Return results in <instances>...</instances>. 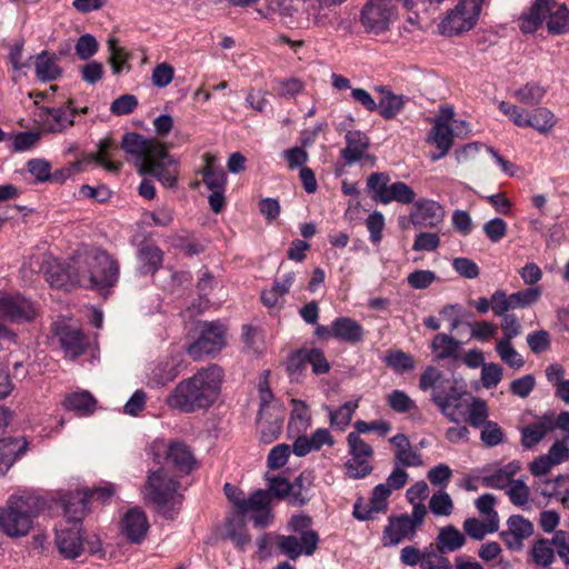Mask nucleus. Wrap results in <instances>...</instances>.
I'll use <instances>...</instances> for the list:
<instances>
[{"mask_svg": "<svg viewBox=\"0 0 569 569\" xmlns=\"http://www.w3.org/2000/svg\"><path fill=\"white\" fill-rule=\"evenodd\" d=\"M118 278V262L106 251L92 248L74 256L62 273L48 272L47 280L56 288L70 284L104 290L113 287Z\"/></svg>", "mask_w": 569, "mask_h": 569, "instance_id": "obj_1", "label": "nucleus"}, {"mask_svg": "<svg viewBox=\"0 0 569 569\" xmlns=\"http://www.w3.org/2000/svg\"><path fill=\"white\" fill-rule=\"evenodd\" d=\"M223 371L211 365L181 380L167 397V405L182 412L211 407L220 396Z\"/></svg>", "mask_w": 569, "mask_h": 569, "instance_id": "obj_2", "label": "nucleus"}, {"mask_svg": "<svg viewBox=\"0 0 569 569\" xmlns=\"http://www.w3.org/2000/svg\"><path fill=\"white\" fill-rule=\"evenodd\" d=\"M121 148L134 159L140 173L156 177L166 187L176 186L177 164L160 141L138 133H126Z\"/></svg>", "mask_w": 569, "mask_h": 569, "instance_id": "obj_3", "label": "nucleus"}, {"mask_svg": "<svg viewBox=\"0 0 569 569\" xmlns=\"http://www.w3.org/2000/svg\"><path fill=\"white\" fill-rule=\"evenodd\" d=\"M46 507V500L34 491L20 490L11 495L0 509V530L11 538L27 536Z\"/></svg>", "mask_w": 569, "mask_h": 569, "instance_id": "obj_4", "label": "nucleus"}, {"mask_svg": "<svg viewBox=\"0 0 569 569\" xmlns=\"http://www.w3.org/2000/svg\"><path fill=\"white\" fill-rule=\"evenodd\" d=\"M181 487L178 475H173L166 466L149 470L142 496L147 503H151L163 518L173 520L181 507L183 496L179 492Z\"/></svg>", "mask_w": 569, "mask_h": 569, "instance_id": "obj_5", "label": "nucleus"}, {"mask_svg": "<svg viewBox=\"0 0 569 569\" xmlns=\"http://www.w3.org/2000/svg\"><path fill=\"white\" fill-rule=\"evenodd\" d=\"M543 21L550 33H566L569 31V10L556 0H536L529 12L519 19V28L523 33H532Z\"/></svg>", "mask_w": 569, "mask_h": 569, "instance_id": "obj_6", "label": "nucleus"}, {"mask_svg": "<svg viewBox=\"0 0 569 569\" xmlns=\"http://www.w3.org/2000/svg\"><path fill=\"white\" fill-rule=\"evenodd\" d=\"M66 523L56 530V546L66 559H76L82 552L81 519L86 513L84 499L63 502Z\"/></svg>", "mask_w": 569, "mask_h": 569, "instance_id": "obj_7", "label": "nucleus"}, {"mask_svg": "<svg viewBox=\"0 0 569 569\" xmlns=\"http://www.w3.org/2000/svg\"><path fill=\"white\" fill-rule=\"evenodd\" d=\"M150 449L153 460L161 463L163 458L166 467L171 466L174 469L173 475H178L179 478L189 475L197 467L193 452L182 441H171L168 445L154 441Z\"/></svg>", "mask_w": 569, "mask_h": 569, "instance_id": "obj_8", "label": "nucleus"}, {"mask_svg": "<svg viewBox=\"0 0 569 569\" xmlns=\"http://www.w3.org/2000/svg\"><path fill=\"white\" fill-rule=\"evenodd\" d=\"M229 500L236 508V515H241L243 518L247 515H251L254 527L266 528L272 522L273 515L270 509L271 495L267 490L258 489L249 497L229 495Z\"/></svg>", "mask_w": 569, "mask_h": 569, "instance_id": "obj_9", "label": "nucleus"}, {"mask_svg": "<svg viewBox=\"0 0 569 569\" xmlns=\"http://www.w3.org/2000/svg\"><path fill=\"white\" fill-rule=\"evenodd\" d=\"M481 11V0H462L439 24L440 33L455 36L475 27Z\"/></svg>", "mask_w": 569, "mask_h": 569, "instance_id": "obj_10", "label": "nucleus"}, {"mask_svg": "<svg viewBox=\"0 0 569 569\" xmlns=\"http://www.w3.org/2000/svg\"><path fill=\"white\" fill-rule=\"evenodd\" d=\"M347 443L351 457L345 463L347 477L350 479L366 478L373 470L370 461L373 456L372 447L356 432H349Z\"/></svg>", "mask_w": 569, "mask_h": 569, "instance_id": "obj_11", "label": "nucleus"}, {"mask_svg": "<svg viewBox=\"0 0 569 569\" xmlns=\"http://www.w3.org/2000/svg\"><path fill=\"white\" fill-rule=\"evenodd\" d=\"M118 150L113 140L104 138L98 143V152L84 154L81 159L69 163L66 168L60 170L63 178H71L72 176L84 170L87 164L96 162L102 166L109 172H118L122 167L121 161L113 159V152Z\"/></svg>", "mask_w": 569, "mask_h": 569, "instance_id": "obj_12", "label": "nucleus"}, {"mask_svg": "<svg viewBox=\"0 0 569 569\" xmlns=\"http://www.w3.org/2000/svg\"><path fill=\"white\" fill-rule=\"evenodd\" d=\"M226 345V328L217 321L203 322L199 336L187 349L193 360L220 351Z\"/></svg>", "mask_w": 569, "mask_h": 569, "instance_id": "obj_13", "label": "nucleus"}, {"mask_svg": "<svg viewBox=\"0 0 569 569\" xmlns=\"http://www.w3.org/2000/svg\"><path fill=\"white\" fill-rule=\"evenodd\" d=\"M431 400L449 421L458 423L466 419L471 397L450 385L446 390L432 392Z\"/></svg>", "mask_w": 569, "mask_h": 569, "instance_id": "obj_14", "label": "nucleus"}, {"mask_svg": "<svg viewBox=\"0 0 569 569\" xmlns=\"http://www.w3.org/2000/svg\"><path fill=\"white\" fill-rule=\"evenodd\" d=\"M397 14L388 0H369L361 10L360 21L369 33L387 31Z\"/></svg>", "mask_w": 569, "mask_h": 569, "instance_id": "obj_15", "label": "nucleus"}, {"mask_svg": "<svg viewBox=\"0 0 569 569\" xmlns=\"http://www.w3.org/2000/svg\"><path fill=\"white\" fill-rule=\"evenodd\" d=\"M274 538L279 551L293 561L302 555L312 556L319 545V535L316 531L303 532L300 537L277 535Z\"/></svg>", "mask_w": 569, "mask_h": 569, "instance_id": "obj_16", "label": "nucleus"}, {"mask_svg": "<svg viewBox=\"0 0 569 569\" xmlns=\"http://www.w3.org/2000/svg\"><path fill=\"white\" fill-rule=\"evenodd\" d=\"M37 316L34 305L20 295L0 296V317L13 322L31 321Z\"/></svg>", "mask_w": 569, "mask_h": 569, "instance_id": "obj_17", "label": "nucleus"}, {"mask_svg": "<svg viewBox=\"0 0 569 569\" xmlns=\"http://www.w3.org/2000/svg\"><path fill=\"white\" fill-rule=\"evenodd\" d=\"M150 525L146 512L134 507L121 518L120 535L131 543H141L149 531Z\"/></svg>", "mask_w": 569, "mask_h": 569, "instance_id": "obj_18", "label": "nucleus"}, {"mask_svg": "<svg viewBox=\"0 0 569 569\" xmlns=\"http://www.w3.org/2000/svg\"><path fill=\"white\" fill-rule=\"evenodd\" d=\"M71 100L66 107L41 108L40 118L49 132L58 133L70 128L74 123V117L79 112H87V108L78 110L71 107Z\"/></svg>", "mask_w": 569, "mask_h": 569, "instance_id": "obj_19", "label": "nucleus"}, {"mask_svg": "<svg viewBox=\"0 0 569 569\" xmlns=\"http://www.w3.org/2000/svg\"><path fill=\"white\" fill-rule=\"evenodd\" d=\"M445 214V209L439 202L430 199H420L413 203L410 220L413 226L436 228L442 223Z\"/></svg>", "mask_w": 569, "mask_h": 569, "instance_id": "obj_20", "label": "nucleus"}, {"mask_svg": "<svg viewBox=\"0 0 569 569\" xmlns=\"http://www.w3.org/2000/svg\"><path fill=\"white\" fill-rule=\"evenodd\" d=\"M416 535L417 531L409 523L407 513L391 517L382 532V545L385 547H395L403 540H413Z\"/></svg>", "mask_w": 569, "mask_h": 569, "instance_id": "obj_21", "label": "nucleus"}, {"mask_svg": "<svg viewBox=\"0 0 569 569\" xmlns=\"http://www.w3.org/2000/svg\"><path fill=\"white\" fill-rule=\"evenodd\" d=\"M427 142L437 147V151L430 153L432 161H438L446 157L453 144V132L446 120L437 118L435 124L429 132Z\"/></svg>", "mask_w": 569, "mask_h": 569, "instance_id": "obj_22", "label": "nucleus"}, {"mask_svg": "<svg viewBox=\"0 0 569 569\" xmlns=\"http://www.w3.org/2000/svg\"><path fill=\"white\" fill-rule=\"evenodd\" d=\"M28 445L24 437L0 439V475L6 473L27 452Z\"/></svg>", "mask_w": 569, "mask_h": 569, "instance_id": "obj_23", "label": "nucleus"}, {"mask_svg": "<svg viewBox=\"0 0 569 569\" xmlns=\"http://www.w3.org/2000/svg\"><path fill=\"white\" fill-rule=\"evenodd\" d=\"M347 146L341 150V157L347 164H352L361 160L370 144L369 137L359 131H348L346 133Z\"/></svg>", "mask_w": 569, "mask_h": 569, "instance_id": "obj_24", "label": "nucleus"}, {"mask_svg": "<svg viewBox=\"0 0 569 569\" xmlns=\"http://www.w3.org/2000/svg\"><path fill=\"white\" fill-rule=\"evenodd\" d=\"M224 537L232 541L233 546L244 551L251 541V537L248 533L246 518L234 512L227 518L224 522Z\"/></svg>", "mask_w": 569, "mask_h": 569, "instance_id": "obj_25", "label": "nucleus"}, {"mask_svg": "<svg viewBox=\"0 0 569 569\" xmlns=\"http://www.w3.org/2000/svg\"><path fill=\"white\" fill-rule=\"evenodd\" d=\"M363 333L362 326L352 318L340 317L332 321L331 335L340 341L358 343L362 341Z\"/></svg>", "mask_w": 569, "mask_h": 569, "instance_id": "obj_26", "label": "nucleus"}, {"mask_svg": "<svg viewBox=\"0 0 569 569\" xmlns=\"http://www.w3.org/2000/svg\"><path fill=\"white\" fill-rule=\"evenodd\" d=\"M390 442L395 448L396 465L401 467H419L422 461L420 455L412 449L407 436L398 433L390 438Z\"/></svg>", "mask_w": 569, "mask_h": 569, "instance_id": "obj_27", "label": "nucleus"}, {"mask_svg": "<svg viewBox=\"0 0 569 569\" xmlns=\"http://www.w3.org/2000/svg\"><path fill=\"white\" fill-rule=\"evenodd\" d=\"M59 339L66 355L71 359L81 356L87 348V339L79 329L64 327L59 333Z\"/></svg>", "mask_w": 569, "mask_h": 569, "instance_id": "obj_28", "label": "nucleus"}, {"mask_svg": "<svg viewBox=\"0 0 569 569\" xmlns=\"http://www.w3.org/2000/svg\"><path fill=\"white\" fill-rule=\"evenodd\" d=\"M430 348L437 361L457 360L460 355L461 342L447 333H438L433 337Z\"/></svg>", "mask_w": 569, "mask_h": 569, "instance_id": "obj_29", "label": "nucleus"}, {"mask_svg": "<svg viewBox=\"0 0 569 569\" xmlns=\"http://www.w3.org/2000/svg\"><path fill=\"white\" fill-rule=\"evenodd\" d=\"M466 543V536L452 525L440 528L436 538V548L440 553L455 552Z\"/></svg>", "mask_w": 569, "mask_h": 569, "instance_id": "obj_30", "label": "nucleus"}, {"mask_svg": "<svg viewBox=\"0 0 569 569\" xmlns=\"http://www.w3.org/2000/svg\"><path fill=\"white\" fill-rule=\"evenodd\" d=\"M462 528L468 537L481 541L488 533L498 531L499 516L493 515L492 518H487L485 521L475 517L467 518L462 523Z\"/></svg>", "mask_w": 569, "mask_h": 569, "instance_id": "obj_31", "label": "nucleus"}, {"mask_svg": "<svg viewBox=\"0 0 569 569\" xmlns=\"http://www.w3.org/2000/svg\"><path fill=\"white\" fill-rule=\"evenodd\" d=\"M377 90L383 94L378 102L380 116L386 120L395 119L405 108L407 98L402 94H396L385 87Z\"/></svg>", "mask_w": 569, "mask_h": 569, "instance_id": "obj_32", "label": "nucleus"}, {"mask_svg": "<svg viewBox=\"0 0 569 569\" xmlns=\"http://www.w3.org/2000/svg\"><path fill=\"white\" fill-rule=\"evenodd\" d=\"M283 420L284 412L269 413L264 417L258 415L257 425L261 441L271 443L277 440L281 433Z\"/></svg>", "mask_w": 569, "mask_h": 569, "instance_id": "obj_33", "label": "nucleus"}, {"mask_svg": "<svg viewBox=\"0 0 569 569\" xmlns=\"http://www.w3.org/2000/svg\"><path fill=\"white\" fill-rule=\"evenodd\" d=\"M551 430H553L552 419L550 417H543L541 420L522 429L521 443L526 448H532Z\"/></svg>", "mask_w": 569, "mask_h": 569, "instance_id": "obj_34", "label": "nucleus"}, {"mask_svg": "<svg viewBox=\"0 0 569 569\" xmlns=\"http://www.w3.org/2000/svg\"><path fill=\"white\" fill-rule=\"evenodd\" d=\"M520 469L517 462H509L502 468L496 470L491 475L485 476L482 478V485L487 488L492 489H506L513 481L515 475Z\"/></svg>", "mask_w": 569, "mask_h": 569, "instance_id": "obj_35", "label": "nucleus"}, {"mask_svg": "<svg viewBox=\"0 0 569 569\" xmlns=\"http://www.w3.org/2000/svg\"><path fill=\"white\" fill-rule=\"evenodd\" d=\"M97 400L88 391L74 392L66 397L63 406L67 410L79 416L91 415L96 409Z\"/></svg>", "mask_w": 569, "mask_h": 569, "instance_id": "obj_36", "label": "nucleus"}, {"mask_svg": "<svg viewBox=\"0 0 569 569\" xmlns=\"http://www.w3.org/2000/svg\"><path fill=\"white\" fill-rule=\"evenodd\" d=\"M203 159H204V167L202 169V177H203L204 184L211 191L224 190L227 177L222 169L214 168V162H216L214 156H212L210 153H206L203 156Z\"/></svg>", "mask_w": 569, "mask_h": 569, "instance_id": "obj_37", "label": "nucleus"}, {"mask_svg": "<svg viewBox=\"0 0 569 569\" xmlns=\"http://www.w3.org/2000/svg\"><path fill=\"white\" fill-rule=\"evenodd\" d=\"M162 258V251L158 247L152 244L141 246L138 251L140 273H154L160 268Z\"/></svg>", "mask_w": 569, "mask_h": 569, "instance_id": "obj_38", "label": "nucleus"}, {"mask_svg": "<svg viewBox=\"0 0 569 569\" xmlns=\"http://www.w3.org/2000/svg\"><path fill=\"white\" fill-rule=\"evenodd\" d=\"M382 196V204H388L392 201L409 204L415 201L416 192L407 183L402 181H397L389 184L388 189L383 191Z\"/></svg>", "mask_w": 569, "mask_h": 569, "instance_id": "obj_39", "label": "nucleus"}, {"mask_svg": "<svg viewBox=\"0 0 569 569\" xmlns=\"http://www.w3.org/2000/svg\"><path fill=\"white\" fill-rule=\"evenodd\" d=\"M36 76L41 81H51L57 79L61 70L56 62V57L47 51H42L36 59Z\"/></svg>", "mask_w": 569, "mask_h": 569, "instance_id": "obj_40", "label": "nucleus"}, {"mask_svg": "<svg viewBox=\"0 0 569 569\" xmlns=\"http://www.w3.org/2000/svg\"><path fill=\"white\" fill-rule=\"evenodd\" d=\"M178 375V366L173 360L161 361L152 369L150 382L156 386H164L174 380Z\"/></svg>", "mask_w": 569, "mask_h": 569, "instance_id": "obj_41", "label": "nucleus"}, {"mask_svg": "<svg viewBox=\"0 0 569 569\" xmlns=\"http://www.w3.org/2000/svg\"><path fill=\"white\" fill-rule=\"evenodd\" d=\"M385 363L397 373L415 369L416 363L411 355L402 350H390L383 359Z\"/></svg>", "mask_w": 569, "mask_h": 569, "instance_id": "obj_42", "label": "nucleus"}, {"mask_svg": "<svg viewBox=\"0 0 569 569\" xmlns=\"http://www.w3.org/2000/svg\"><path fill=\"white\" fill-rule=\"evenodd\" d=\"M488 417L489 411L487 403L478 398H471L465 420L473 428H482L487 422L491 421L488 420Z\"/></svg>", "mask_w": 569, "mask_h": 569, "instance_id": "obj_43", "label": "nucleus"}, {"mask_svg": "<svg viewBox=\"0 0 569 569\" xmlns=\"http://www.w3.org/2000/svg\"><path fill=\"white\" fill-rule=\"evenodd\" d=\"M28 171L34 177L36 181L38 182H44L50 179L54 181H63L67 178H63V176L60 173V171H57L51 177V166L50 162L43 159H31L27 163Z\"/></svg>", "mask_w": 569, "mask_h": 569, "instance_id": "obj_44", "label": "nucleus"}, {"mask_svg": "<svg viewBox=\"0 0 569 569\" xmlns=\"http://www.w3.org/2000/svg\"><path fill=\"white\" fill-rule=\"evenodd\" d=\"M258 391L260 399V409L258 415L264 417L269 413L284 412L282 406L274 400L267 380L259 382Z\"/></svg>", "mask_w": 569, "mask_h": 569, "instance_id": "obj_45", "label": "nucleus"}, {"mask_svg": "<svg viewBox=\"0 0 569 569\" xmlns=\"http://www.w3.org/2000/svg\"><path fill=\"white\" fill-rule=\"evenodd\" d=\"M292 410L289 420V428L296 429L298 432L307 430L309 427V408L302 400L292 399Z\"/></svg>", "mask_w": 569, "mask_h": 569, "instance_id": "obj_46", "label": "nucleus"}, {"mask_svg": "<svg viewBox=\"0 0 569 569\" xmlns=\"http://www.w3.org/2000/svg\"><path fill=\"white\" fill-rule=\"evenodd\" d=\"M496 351L507 366L520 369L523 367L525 361L521 355L515 349L511 341L508 340H498L496 343Z\"/></svg>", "mask_w": 569, "mask_h": 569, "instance_id": "obj_47", "label": "nucleus"}, {"mask_svg": "<svg viewBox=\"0 0 569 569\" xmlns=\"http://www.w3.org/2000/svg\"><path fill=\"white\" fill-rule=\"evenodd\" d=\"M358 408V400L347 401L336 410H329L330 423L339 430H343L351 421Z\"/></svg>", "mask_w": 569, "mask_h": 569, "instance_id": "obj_48", "label": "nucleus"}, {"mask_svg": "<svg viewBox=\"0 0 569 569\" xmlns=\"http://www.w3.org/2000/svg\"><path fill=\"white\" fill-rule=\"evenodd\" d=\"M420 569H451V562L445 557V553H440L437 548L429 546L422 551Z\"/></svg>", "mask_w": 569, "mask_h": 569, "instance_id": "obj_49", "label": "nucleus"}, {"mask_svg": "<svg viewBox=\"0 0 569 569\" xmlns=\"http://www.w3.org/2000/svg\"><path fill=\"white\" fill-rule=\"evenodd\" d=\"M531 560L540 567H549L555 560V549L547 539H539L531 548Z\"/></svg>", "mask_w": 569, "mask_h": 569, "instance_id": "obj_50", "label": "nucleus"}, {"mask_svg": "<svg viewBox=\"0 0 569 569\" xmlns=\"http://www.w3.org/2000/svg\"><path fill=\"white\" fill-rule=\"evenodd\" d=\"M546 93L543 87L530 82L515 91V97L522 103L535 106L541 102Z\"/></svg>", "mask_w": 569, "mask_h": 569, "instance_id": "obj_51", "label": "nucleus"}, {"mask_svg": "<svg viewBox=\"0 0 569 569\" xmlns=\"http://www.w3.org/2000/svg\"><path fill=\"white\" fill-rule=\"evenodd\" d=\"M429 508L435 516L448 517L453 511V501L448 492L439 490L431 496Z\"/></svg>", "mask_w": 569, "mask_h": 569, "instance_id": "obj_52", "label": "nucleus"}, {"mask_svg": "<svg viewBox=\"0 0 569 569\" xmlns=\"http://www.w3.org/2000/svg\"><path fill=\"white\" fill-rule=\"evenodd\" d=\"M529 128L539 132H547L555 126V116L546 108H537L529 112Z\"/></svg>", "mask_w": 569, "mask_h": 569, "instance_id": "obj_53", "label": "nucleus"}, {"mask_svg": "<svg viewBox=\"0 0 569 569\" xmlns=\"http://www.w3.org/2000/svg\"><path fill=\"white\" fill-rule=\"evenodd\" d=\"M442 372L433 366L427 367L420 376L419 388L423 391L432 389V392L437 390H446L443 386Z\"/></svg>", "mask_w": 569, "mask_h": 569, "instance_id": "obj_54", "label": "nucleus"}, {"mask_svg": "<svg viewBox=\"0 0 569 569\" xmlns=\"http://www.w3.org/2000/svg\"><path fill=\"white\" fill-rule=\"evenodd\" d=\"M388 406L398 413H406L417 408L416 402L402 390H393L387 396Z\"/></svg>", "mask_w": 569, "mask_h": 569, "instance_id": "obj_55", "label": "nucleus"}, {"mask_svg": "<svg viewBox=\"0 0 569 569\" xmlns=\"http://www.w3.org/2000/svg\"><path fill=\"white\" fill-rule=\"evenodd\" d=\"M541 296L540 287H529L521 291L515 292L510 295V301L512 305V309L517 308H526L539 300Z\"/></svg>", "mask_w": 569, "mask_h": 569, "instance_id": "obj_56", "label": "nucleus"}, {"mask_svg": "<svg viewBox=\"0 0 569 569\" xmlns=\"http://www.w3.org/2000/svg\"><path fill=\"white\" fill-rule=\"evenodd\" d=\"M480 429V440L486 447L492 448L503 442L505 432L497 422H487Z\"/></svg>", "mask_w": 569, "mask_h": 569, "instance_id": "obj_57", "label": "nucleus"}, {"mask_svg": "<svg viewBox=\"0 0 569 569\" xmlns=\"http://www.w3.org/2000/svg\"><path fill=\"white\" fill-rule=\"evenodd\" d=\"M108 50L110 53L109 62L111 64L112 71L113 73L118 74L127 63L129 54L124 48L118 44V41L114 38H110L108 40Z\"/></svg>", "mask_w": 569, "mask_h": 569, "instance_id": "obj_58", "label": "nucleus"}, {"mask_svg": "<svg viewBox=\"0 0 569 569\" xmlns=\"http://www.w3.org/2000/svg\"><path fill=\"white\" fill-rule=\"evenodd\" d=\"M508 531L515 536L527 539L533 533L532 523L520 515H512L507 520Z\"/></svg>", "mask_w": 569, "mask_h": 569, "instance_id": "obj_59", "label": "nucleus"}, {"mask_svg": "<svg viewBox=\"0 0 569 569\" xmlns=\"http://www.w3.org/2000/svg\"><path fill=\"white\" fill-rule=\"evenodd\" d=\"M499 110L509 117V119L518 127L529 128V111L522 110L517 106L506 101L500 102Z\"/></svg>", "mask_w": 569, "mask_h": 569, "instance_id": "obj_60", "label": "nucleus"}, {"mask_svg": "<svg viewBox=\"0 0 569 569\" xmlns=\"http://www.w3.org/2000/svg\"><path fill=\"white\" fill-rule=\"evenodd\" d=\"M98 48L99 44L96 38L86 33L78 39L74 50L81 60H88L97 53Z\"/></svg>", "mask_w": 569, "mask_h": 569, "instance_id": "obj_61", "label": "nucleus"}, {"mask_svg": "<svg viewBox=\"0 0 569 569\" xmlns=\"http://www.w3.org/2000/svg\"><path fill=\"white\" fill-rule=\"evenodd\" d=\"M390 177L383 172H373L367 180V186L373 192V200L381 203L382 193L389 187Z\"/></svg>", "mask_w": 569, "mask_h": 569, "instance_id": "obj_62", "label": "nucleus"}, {"mask_svg": "<svg viewBox=\"0 0 569 569\" xmlns=\"http://www.w3.org/2000/svg\"><path fill=\"white\" fill-rule=\"evenodd\" d=\"M173 76V67L167 62H162L153 68L151 80L154 87L164 88L171 83Z\"/></svg>", "mask_w": 569, "mask_h": 569, "instance_id": "obj_63", "label": "nucleus"}, {"mask_svg": "<svg viewBox=\"0 0 569 569\" xmlns=\"http://www.w3.org/2000/svg\"><path fill=\"white\" fill-rule=\"evenodd\" d=\"M510 501L518 507L529 501V488L522 480H513L507 490Z\"/></svg>", "mask_w": 569, "mask_h": 569, "instance_id": "obj_64", "label": "nucleus"}]
</instances>
